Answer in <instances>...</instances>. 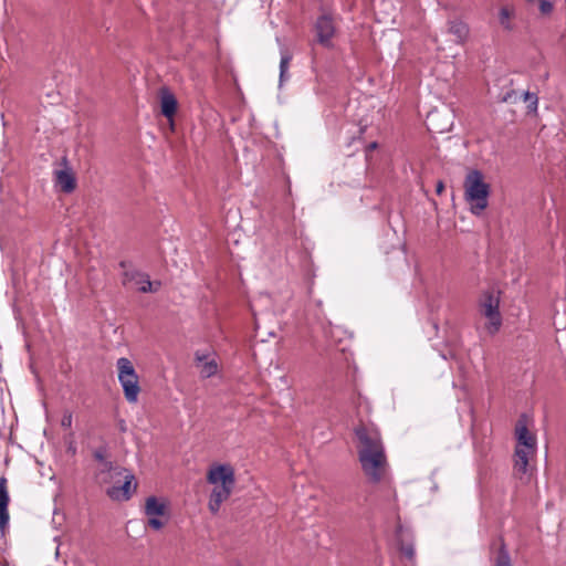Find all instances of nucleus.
<instances>
[{
  "label": "nucleus",
  "mask_w": 566,
  "mask_h": 566,
  "mask_svg": "<svg viewBox=\"0 0 566 566\" xmlns=\"http://www.w3.org/2000/svg\"><path fill=\"white\" fill-rule=\"evenodd\" d=\"M492 566H512L510 553L503 542L492 560Z\"/></svg>",
  "instance_id": "6ab92c4d"
},
{
  "label": "nucleus",
  "mask_w": 566,
  "mask_h": 566,
  "mask_svg": "<svg viewBox=\"0 0 566 566\" xmlns=\"http://www.w3.org/2000/svg\"><path fill=\"white\" fill-rule=\"evenodd\" d=\"M9 493L7 489V479L4 476L0 478V532L3 535L6 528L9 525V512H8V504H9Z\"/></svg>",
  "instance_id": "4468645a"
},
{
  "label": "nucleus",
  "mask_w": 566,
  "mask_h": 566,
  "mask_svg": "<svg viewBox=\"0 0 566 566\" xmlns=\"http://www.w3.org/2000/svg\"><path fill=\"white\" fill-rule=\"evenodd\" d=\"M336 28L333 19L329 15L323 14L321 15L315 23V35L316 41L325 46H332V39L335 34Z\"/></svg>",
  "instance_id": "9b49d317"
},
{
  "label": "nucleus",
  "mask_w": 566,
  "mask_h": 566,
  "mask_svg": "<svg viewBox=\"0 0 566 566\" xmlns=\"http://www.w3.org/2000/svg\"><path fill=\"white\" fill-rule=\"evenodd\" d=\"M124 472L125 468L117 467L111 461L98 467L95 479L101 485L109 484L114 482L116 478L122 476Z\"/></svg>",
  "instance_id": "f8f14e48"
},
{
  "label": "nucleus",
  "mask_w": 566,
  "mask_h": 566,
  "mask_svg": "<svg viewBox=\"0 0 566 566\" xmlns=\"http://www.w3.org/2000/svg\"><path fill=\"white\" fill-rule=\"evenodd\" d=\"M539 10L543 14H549L553 11V3L549 0H538Z\"/></svg>",
  "instance_id": "b1692460"
},
{
  "label": "nucleus",
  "mask_w": 566,
  "mask_h": 566,
  "mask_svg": "<svg viewBox=\"0 0 566 566\" xmlns=\"http://www.w3.org/2000/svg\"><path fill=\"white\" fill-rule=\"evenodd\" d=\"M515 434L517 443L514 453V469L520 474H526L530 459L536 453V438L528 431L527 426L523 420H518L515 428Z\"/></svg>",
  "instance_id": "20e7f679"
},
{
  "label": "nucleus",
  "mask_w": 566,
  "mask_h": 566,
  "mask_svg": "<svg viewBox=\"0 0 566 566\" xmlns=\"http://www.w3.org/2000/svg\"><path fill=\"white\" fill-rule=\"evenodd\" d=\"M118 371V381L123 388L126 400L135 403L138 400L140 391L139 378L132 361L126 357H120L116 361Z\"/></svg>",
  "instance_id": "39448f33"
},
{
  "label": "nucleus",
  "mask_w": 566,
  "mask_h": 566,
  "mask_svg": "<svg viewBox=\"0 0 566 566\" xmlns=\"http://www.w3.org/2000/svg\"><path fill=\"white\" fill-rule=\"evenodd\" d=\"M207 480L213 485L209 499V510L216 514L221 504L227 501L234 488V471L229 464H217L209 469Z\"/></svg>",
  "instance_id": "f03ea898"
},
{
  "label": "nucleus",
  "mask_w": 566,
  "mask_h": 566,
  "mask_svg": "<svg viewBox=\"0 0 566 566\" xmlns=\"http://www.w3.org/2000/svg\"><path fill=\"white\" fill-rule=\"evenodd\" d=\"M453 122V111L448 106H443L442 108L431 111L427 116L426 124L430 132L442 134L452 128Z\"/></svg>",
  "instance_id": "1a4fd4ad"
},
{
  "label": "nucleus",
  "mask_w": 566,
  "mask_h": 566,
  "mask_svg": "<svg viewBox=\"0 0 566 566\" xmlns=\"http://www.w3.org/2000/svg\"><path fill=\"white\" fill-rule=\"evenodd\" d=\"M291 60L292 56L286 51L281 52L279 87H282L283 83L290 78L289 67Z\"/></svg>",
  "instance_id": "a211bd4d"
},
{
  "label": "nucleus",
  "mask_w": 566,
  "mask_h": 566,
  "mask_svg": "<svg viewBox=\"0 0 566 566\" xmlns=\"http://www.w3.org/2000/svg\"><path fill=\"white\" fill-rule=\"evenodd\" d=\"M196 360L200 364V374L203 378H210L218 371V365L216 360H207V355L196 353Z\"/></svg>",
  "instance_id": "2eb2a0df"
},
{
  "label": "nucleus",
  "mask_w": 566,
  "mask_h": 566,
  "mask_svg": "<svg viewBox=\"0 0 566 566\" xmlns=\"http://www.w3.org/2000/svg\"><path fill=\"white\" fill-rule=\"evenodd\" d=\"M144 513L148 517V525L155 531L164 527L165 522L160 517H168L167 503L163 499L148 496L145 502Z\"/></svg>",
  "instance_id": "6e6552de"
},
{
  "label": "nucleus",
  "mask_w": 566,
  "mask_h": 566,
  "mask_svg": "<svg viewBox=\"0 0 566 566\" xmlns=\"http://www.w3.org/2000/svg\"><path fill=\"white\" fill-rule=\"evenodd\" d=\"M449 32L455 36L458 43H464L469 36V25L461 20L449 22Z\"/></svg>",
  "instance_id": "dca6fc26"
},
{
  "label": "nucleus",
  "mask_w": 566,
  "mask_h": 566,
  "mask_svg": "<svg viewBox=\"0 0 566 566\" xmlns=\"http://www.w3.org/2000/svg\"><path fill=\"white\" fill-rule=\"evenodd\" d=\"M513 15V11L507 7H502L499 11V22L503 29L511 31L513 30V24L511 22V18Z\"/></svg>",
  "instance_id": "aec40b11"
},
{
  "label": "nucleus",
  "mask_w": 566,
  "mask_h": 566,
  "mask_svg": "<svg viewBox=\"0 0 566 566\" xmlns=\"http://www.w3.org/2000/svg\"><path fill=\"white\" fill-rule=\"evenodd\" d=\"M481 314L488 319L486 331L494 335L502 326V317L500 313V298L492 292H485L480 302Z\"/></svg>",
  "instance_id": "0eeeda50"
},
{
  "label": "nucleus",
  "mask_w": 566,
  "mask_h": 566,
  "mask_svg": "<svg viewBox=\"0 0 566 566\" xmlns=\"http://www.w3.org/2000/svg\"><path fill=\"white\" fill-rule=\"evenodd\" d=\"M72 423H73V415H72V412L69 411V410L64 411L63 417L61 419V426L64 429H69V428L72 427Z\"/></svg>",
  "instance_id": "5701e85b"
},
{
  "label": "nucleus",
  "mask_w": 566,
  "mask_h": 566,
  "mask_svg": "<svg viewBox=\"0 0 566 566\" xmlns=\"http://www.w3.org/2000/svg\"><path fill=\"white\" fill-rule=\"evenodd\" d=\"M124 479V483L122 486H111L106 490V494L115 501H127L132 497L133 493L137 489V483L135 482V476L132 472L125 469V472L122 474Z\"/></svg>",
  "instance_id": "9d476101"
},
{
  "label": "nucleus",
  "mask_w": 566,
  "mask_h": 566,
  "mask_svg": "<svg viewBox=\"0 0 566 566\" xmlns=\"http://www.w3.org/2000/svg\"><path fill=\"white\" fill-rule=\"evenodd\" d=\"M376 147H377V143H376V142H374V143H370V144L368 145L367 149H368V150H373V149H375Z\"/></svg>",
  "instance_id": "bb28decb"
},
{
  "label": "nucleus",
  "mask_w": 566,
  "mask_h": 566,
  "mask_svg": "<svg viewBox=\"0 0 566 566\" xmlns=\"http://www.w3.org/2000/svg\"><path fill=\"white\" fill-rule=\"evenodd\" d=\"M355 436L358 440L357 454L364 474L370 483L381 482L387 476L389 465L379 431L360 426L355 429Z\"/></svg>",
  "instance_id": "f257e3e1"
},
{
  "label": "nucleus",
  "mask_w": 566,
  "mask_h": 566,
  "mask_svg": "<svg viewBox=\"0 0 566 566\" xmlns=\"http://www.w3.org/2000/svg\"><path fill=\"white\" fill-rule=\"evenodd\" d=\"M94 459L98 462L99 465L104 463H108L109 461L106 459V448L102 447L96 449L93 452Z\"/></svg>",
  "instance_id": "4be33fe9"
},
{
  "label": "nucleus",
  "mask_w": 566,
  "mask_h": 566,
  "mask_svg": "<svg viewBox=\"0 0 566 566\" xmlns=\"http://www.w3.org/2000/svg\"><path fill=\"white\" fill-rule=\"evenodd\" d=\"M56 184L60 186L62 191L70 193L75 189V178L72 171L70 170H59L56 171Z\"/></svg>",
  "instance_id": "f3484780"
},
{
  "label": "nucleus",
  "mask_w": 566,
  "mask_h": 566,
  "mask_svg": "<svg viewBox=\"0 0 566 566\" xmlns=\"http://www.w3.org/2000/svg\"><path fill=\"white\" fill-rule=\"evenodd\" d=\"M443 189H444V185H443V182H442V181H439V182L437 184V189H436L437 193H438V195H440V193L443 191Z\"/></svg>",
  "instance_id": "a878e982"
},
{
  "label": "nucleus",
  "mask_w": 566,
  "mask_h": 566,
  "mask_svg": "<svg viewBox=\"0 0 566 566\" xmlns=\"http://www.w3.org/2000/svg\"><path fill=\"white\" fill-rule=\"evenodd\" d=\"M490 185L484 181L483 174L473 169L464 180V197L473 214H480L488 207Z\"/></svg>",
  "instance_id": "7ed1b4c3"
},
{
  "label": "nucleus",
  "mask_w": 566,
  "mask_h": 566,
  "mask_svg": "<svg viewBox=\"0 0 566 566\" xmlns=\"http://www.w3.org/2000/svg\"><path fill=\"white\" fill-rule=\"evenodd\" d=\"M120 266L125 269L122 275V283L124 286L135 287L142 293H154L160 289V281L151 282L148 274L135 268L126 269L125 262H120Z\"/></svg>",
  "instance_id": "423d86ee"
},
{
  "label": "nucleus",
  "mask_w": 566,
  "mask_h": 566,
  "mask_svg": "<svg viewBox=\"0 0 566 566\" xmlns=\"http://www.w3.org/2000/svg\"><path fill=\"white\" fill-rule=\"evenodd\" d=\"M524 101L528 102V109L535 112L538 105L537 95L531 92H524Z\"/></svg>",
  "instance_id": "412c9836"
},
{
  "label": "nucleus",
  "mask_w": 566,
  "mask_h": 566,
  "mask_svg": "<svg viewBox=\"0 0 566 566\" xmlns=\"http://www.w3.org/2000/svg\"><path fill=\"white\" fill-rule=\"evenodd\" d=\"M403 554L409 557V558H412L413 555H415V551L412 547H406L403 548Z\"/></svg>",
  "instance_id": "393cba45"
},
{
  "label": "nucleus",
  "mask_w": 566,
  "mask_h": 566,
  "mask_svg": "<svg viewBox=\"0 0 566 566\" xmlns=\"http://www.w3.org/2000/svg\"><path fill=\"white\" fill-rule=\"evenodd\" d=\"M160 111L161 114L172 125V118L177 112L178 102L175 95L168 88H161L159 92Z\"/></svg>",
  "instance_id": "ddd939ff"
}]
</instances>
